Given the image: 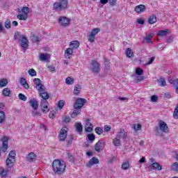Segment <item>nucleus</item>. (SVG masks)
<instances>
[{"label":"nucleus","mask_w":178,"mask_h":178,"mask_svg":"<svg viewBox=\"0 0 178 178\" xmlns=\"http://www.w3.org/2000/svg\"><path fill=\"white\" fill-rule=\"evenodd\" d=\"M15 162H16V152L15 150H11L6 161L7 169L2 167L0 168L1 177H8V175H9V169H12V168H13Z\"/></svg>","instance_id":"obj_1"},{"label":"nucleus","mask_w":178,"mask_h":178,"mask_svg":"<svg viewBox=\"0 0 178 178\" xmlns=\"http://www.w3.org/2000/svg\"><path fill=\"white\" fill-rule=\"evenodd\" d=\"M51 168L54 175H63L66 170V164L64 161L56 159L53 161Z\"/></svg>","instance_id":"obj_2"},{"label":"nucleus","mask_w":178,"mask_h":178,"mask_svg":"<svg viewBox=\"0 0 178 178\" xmlns=\"http://www.w3.org/2000/svg\"><path fill=\"white\" fill-rule=\"evenodd\" d=\"M67 0H59L54 3L53 8L56 12H61V10L67 9Z\"/></svg>","instance_id":"obj_3"},{"label":"nucleus","mask_w":178,"mask_h":178,"mask_svg":"<svg viewBox=\"0 0 178 178\" xmlns=\"http://www.w3.org/2000/svg\"><path fill=\"white\" fill-rule=\"evenodd\" d=\"M42 99L40 102V108L42 109V111L43 113H47V112H49V107H48V101L47 99H49V98H47V95L42 94V95H40Z\"/></svg>","instance_id":"obj_4"},{"label":"nucleus","mask_w":178,"mask_h":178,"mask_svg":"<svg viewBox=\"0 0 178 178\" xmlns=\"http://www.w3.org/2000/svg\"><path fill=\"white\" fill-rule=\"evenodd\" d=\"M159 130L163 133H169V127H168V124L162 120L159 121V127H156V131L158 133V136H161V132H159Z\"/></svg>","instance_id":"obj_5"},{"label":"nucleus","mask_w":178,"mask_h":178,"mask_svg":"<svg viewBox=\"0 0 178 178\" xmlns=\"http://www.w3.org/2000/svg\"><path fill=\"white\" fill-rule=\"evenodd\" d=\"M87 102V99L83 98H78L76 99L75 103L74 104V109H81L86 103Z\"/></svg>","instance_id":"obj_6"},{"label":"nucleus","mask_w":178,"mask_h":178,"mask_svg":"<svg viewBox=\"0 0 178 178\" xmlns=\"http://www.w3.org/2000/svg\"><path fill=\"white\" fill-rule=\"evenodd\" d=\"M1 141H2V146L0 148V156H1V152L2 151L3 152H6L8 151V141H9V138H8V136H4L1 138Z\"/></svg>","instance_id":"obj_7"},{"label":"nucleus","mask_w":178,"mask_h":178,"mask_svg":"<svg viewBox=\"0 0 178 178\" xmlns=\"http://www.w3.org/2000/svg\"><path fill=\"white\" fill-rule=\"evenodd\" d=\"M58 23L60 26H63V27H67V26L70 24V19L66 17L62 16L59 17Z\"/></svg>","instance_id":"obj_8"},{"label":"nucleus","mask_w":178,"mask_h":178,"mask_svg":"<svg viewBox=\"0 0 178 178\" xmlns=\"http://www.w3.org/2000/svg\"><path fill=\"white\" fill-rule=\"evenodd\" d=\"M104 148H105V141L104 140H99L95 145V151H96V152H101Z\"/></svg>","instance_id":"obj_9"},{"label":"nucleus","mask_w":178,"mask_h":178,"mask_svg":"<svg viewBox=\"0 0 178 178\" xmlns=\"http://www.w3.org/2000/svg\"><path fill=\"white\" fill-rule=\"evenodd\" d=\"M36 89L39 92V95H42V94H44L46 95L45 98H49V94L45 91V86L44 84L41 83L40 86H36Z\"/></svg>","instance_id":"obj_10"},{"label":"nucleus","mask_w":178,"mask_h":178,"mask_svg":"<svg viewBox=\"0 0 178 178\" xmlns=\"http://www.w3.org/2000/svg\"><path fill=\"white\" fill-rule=\"evenodd\" d=\"M91 70L93 73H96V74H98V73H99V64H98V62H97V60H95L92 61Z\"/></svg>","instance_id":"obj_11"},{"label":"nucleus","mask_w":178,"mask_h":178,"mask_svg":"<svg viewBox=\"0 0 178 178\" xmlns=\"http://www.w3.org/2000/svg\"><path fill=\"white\" fill-rule=\"evenodd\" d=\"M67 137V131L62 128L61 130L60 131L59 136H58L59 141H65Z\"/></svg>","instance_id":"obj_12"},{"label":"nucleus","mask_w":178,"mask_h":178,"mask_svg":"<svg viewBox=\"0 0 178 178\" xmlns=\"http://www.w3.org/2000/svg\"><path fill=\"white\" fill-rule=\"evenodd\" d=\"M20 41V45L22 48L24 49H26V48H29V40H27V38L26 36H22V39L19 40Z\"/></svg>","instance_id":"obj_13"},{"label":"nucleus","mask_w":178,"mask_h":178,"mask_svg":"<svg viewBox=\"0 0 178 178\" xmlns=\"http://www.w3.org/2000/svg\"><path fill=\"white\" fill-rule=\"evenodd\" d=\"M97 163H99V160L98 158L92 157V159L86 163V166H87V168H91L92 165H97Z\"/></svg>","instance_id":"obj_14"},{"label":"nucleus","mask_w":178,"mask_h":178,"mask_svg":"<svg viewBox=\"0 0 178 178\" xmlns=\"http://www.w3.org/2000/svg\"><path fill=\"white\" fill-rule=\"evenodd\" d=\"M146 9H147V7H145V5L140 4L135 7L134 10L136 13H143L145 12Z\"/></svg>","instance_id":"obj_15"},{"label":"nucleus","mask_w":178,"mask_h":178,"mask_svg":"<svg viewBox=\"0 0 178 178\" xmlns=\"http://www.w3.org/2000/svg\"><path fill=\"white\" fill-rule=\"evenodd\" d=\"M92 130V124L90 122V119H86V124L85 126V131L86 133H91V131Z\"/></svg>","instance_id":"obj_16"},{"label":"nucleus","mask_w":178,"mask_h":178,"mask_svg":"<svg viewBox=\"0 0 178 178\" xmlns=\"http://www.w3.org/2000/svg\"><path fill=\"white\" fill-rule=\"evenodd\" d=\"M151 170H162V166L159 163H153L149 165Z\"/></svg>","instance_id":"obj_17"},{"label":"nucleus","mask_w":178,"mask_h":178,"mask_svg":"<svg viewBox=\"0 0 178 178\" xmlns=\"http://www.w3.org/2000/svg\"><path fill=\"white\" fill-rule=\"evenodd\" d=\"M72 55H73V49L72 47L67 48L65 51V58L66 59H70V58H72Z\"/></svg>","instance_id":"obj_18"},{"label":"nucleus","mask_w":178,"mask_h":178,"mask_svg":"<svg viewBox=\"0 0 178 178\" xmlns=\"http://www.w3.org/2000/svg\"><path fill=\"white\" fill-rule=\"evenodd\" d=\"M29 104L34 111H37V109H38V102H37L35 99H31L29 101Z\"/></svg>","instance_id":"obj_19"},{"label":"nucleus","mask_w":178,"mask_h":178,"mask_svg":"<svg viewBox=\"0 0 178 178\" xmlns=\"http://www.w3.org/2000/svg\"><path fill=\"white\" fill-rule=\"evenodd\" d=\"M35 158H37V155L34 152H30L26 156V161L27 162H33Z\"/></svg>","instance_id":"obj_20"},{"label":"nucleus","mask_w":178,"mask_h":178,"mask_svg":"<svg viewBox=\"0 0 178 178\" xmlns=\"http://www.w3.org/2000/svg\"><path fill=\"white\" fill-rule=\"evenodd\" d=\"M116 136L118 138H120H120L124 139L126 137H127V132H126L124 129H120Z\"/></svg>","instance_id":"obj_21"},{"label":"nucleus","mask_w":178,"mask_h":178,"mask_svg":"<svg viewBox=\"0 0 178 178\" xmlns=\"http://www.w3.org/2000/svg\"><path fill=\"white\" fill-rule=\"evenodd\" d=\"M19 83L21 86H23L26 90H29L30 88V86H29V83H27V81H26V79L24 77H22L19 80Z\"/></svg>","instance_id":"obj_22"},{"label":"nucleus","mask_w":178,"mask_h":178,"mask_svg":"<svg viewBox=\"0 0 178 178\" xmlns=\"http://www.w3.org/2000/svg\"><path fill=\"white\" fill-rule=\"evenodd\" d=\"M80 46V43L77 40H74L70 43V47L72 49H77Z\"/></svg>","instance_id":"obj_23"},{"label":"nucleus","mask_w":178,"mask_h":178,"mask_svg":"<svg viewBox=\"0 0 178 178\" xmlns=\"http://www.w3.org/2000/svg\"><path fill=\"white\" fill-rule=\"evenodd\" d=\"M18 12L19 13H24V15L29 16V13H30V8L29 7H23L21 10L20 8L18 9Z\"/></svg>","instance_id":"obj_24"},{"label":"nucleus","mask_w":178,"mask_h":178,"mask_svg":"<svg viewBox=\"0 0 178 178\" xmlns=\"http://www.w3.org/2000/svg\"><path fill=\"white\" fill-rule=\"evenodd\" d=\"M76 126V130L77 133H79V134H81L83 133V125L80 122H76L75 123Z\"/></svg>","instance_id":"obj_25"},{"label":"nucleus","mask_w":178,"mask_h":178,"mask_svg":"<svg viewBox=\"0 0 178 178\" xmlns=\"http://www.w3.org/2000/svg\"><path fill=\"white\" fill-rule=\"evenodd\" d=\"M74 109L75 110L71 114V117L73 119H75V118H77V115H80V113L81 112V108H74Z\"/></svg>","instance_id":"obj_26"},{"label":"nucleus","mask_w":178,"mask_h":178,"mask_svg":"<svg viewBox=\"0 0 178 178\" xmlns=\"http://www.w3.org/2000/svg\"><path fill=\"white\" fill-rule=\"evenodd\" d=\"M149 24H155V22H156V16L155 15H151L148 20H147Z\"/></svg>","instance_id":"obj_27"},{"label":"nucleus","mask_w":178,"mask_h":178,"mask_svg":"<svg viewBox=\"0 0 178 178\" xmlns=\"http://www.w3.org/2000/svg\"><path fill=\"white\" fill-rule=\"evenodd\" d=\"M6 120V115L5 112L0 111V124H2Z\"/></svg>","instance_id":"obj_28"},{"label":"nucleus","mask_w":178,"mask_h":178,"mask_svg":"<svg viewBox=\"0 0 178 178\" xmlns=\"http://www.w3.org/2000/svg\"><path fill=\"white\" fill-rule=\"evenodd\" d=\"M168 34H169V31H168V30L159 31V32L157 33V35H159V37H165V36L168 35Z\"/></svg>","instance_id":"obj_29"},{"label":"nucleus","mask_w":178,"mask_h":178,"mask_svg":"<svg viewBox=\"0 0 178 178\" xmlns=\"http://www.w3.org/2000/svg\"><path fill=\"white\" fill-rule=\"evenodd\" d=\"M80 90H81V85H76L74 89V95H79V94H80Z\"/></svg>","instance_id":"obj_30"},{"label":"nucleus","mask_w":178,"mask_h":178,"mask_svg":"<svg viewBox=\"0 0 178 178\" xmlns=\"http://www.w3.org/2000/svg\"><path fill=\"white\" fill-rule=\"evenodd\" d=\"M65 83L66 84H68L70 86H72V84L74 83V79L68 76L66 79H65Z\"/></svg>","instance_id":"obj_31"},{"label":"nucleus","mask_w":178,"mask_h":178,"mask_svg":"<svg viewBox=\"0 0 178 178\" xmlns=\"http://www.w3.org/2000/svg\"><path fill=\"white\" fill-rule=\"evenodd\" d=\"M171 170H172V172H177V173H178V163L177 162H175L172 164Z\"/></svg>","instance_id":"obj_32"},{"label":"nucleus","mask_w":178,"mask_h":178,"mask_svg":"<svg viewBox=\"0 0 178 178\" xmlns=\"http://www.w3.org/2000/svg\"><path fill=\"white\" fill-rule=\"evenodd\" d=\"M40 60L42 62H45V60H48V54H41L40 55Z\"/></svg>","instance_id":"obj_33"},{"label":"nucleus","mask_w":178,"mask_h":178,"mask_svg":"<svg viewBox=\"0 0 178 178\" xmlns=\"http://www.w3.org/2000/svg\"><path fill=\"white\" fill-rule=\"evenodd\" d=\"M113 145L115 147H119L120 145V138H118L117 136L113 140Z\"/></svg>","instance_id":"obj_34"},{"label":"nucleus","mask_w":178,"mask_h":178,"mask_svg":"<svg viewBox=\"0 0 178 178\" xmlns=\"http://www.w3.org/2000/svg\"><path fill=\"white\" fill-rule=\"evenodd\" d=\"M17 19L19 20H27V18L29 17V15H23V14H19L17 15Z\"/></svg>","instance_id":"obj_35"},{"label":"nucleus","mask_w":178,"mask_h":178,"mask_svg":"<svg viewBox=\"0 0 178 178\" xmlns=\"http://www.w3.org/2000/svg\"><path fill=\"white\" fill-rule=\"evenodd\" d=\"M6 86H8V79H2L0 81V87H6Z\"/></svg>","instance_id":"obj_36"},{"label":"nucleus","mask_w":178,"mask_h":178,"mask_svg":"<svg viewBox=\"0 0 178 178\" xmlns=\"http://www.w3.org/2000/svg\"><path fill=\"white\" fill-rule=\"evenodd\" d=\"M10 95V90L9 88H6L3 90V95L4 97H9Z\"/></svg>","instance_id":"obj_37"},{"label":"nucleus","mask_w":178,"mask_h":178,"mask_svg":"<svg viewBox=\"0 0 178 178\" xmlns=\"http://www.w3.org/2000/svg\"><path fill=\"white\" fill-rule=\"evenodd\" d=\"M99 31H101V29L99 28H95L92 30L90 34L95 37V35H97V34H98Z\"/></svg>","instance_id":"obj_38"},{"label":"nucleus","mask_w":178,"mask_h":178,"mask_svg":"<svg viewBox=\"0 0 178 178\" xmlns=\"http://www.w3.org/2000/svg\"><path fill=\"white\" fill-rule=\"evenodd\" d=\"M125 52H126L127 56H128V58H131V56H133V51L131 50V48H127L125 50Z\"/></svg>","instance_id":"obj_39"},{"label":"nucleus","mask_w":178,"mask_h":178,"mask_svg":"<svg viewBox=\"0 0 178 178\" xmlns=\"http://www.w3.org/2000/svg\"><path fill=\"white\" fill-rule=\"evenodd\" d=\"M28 73L30 76H31V77H35V76H37V72L35 71L34 69H30L28 71Z\"/></svg>","instance_id":"obj_40"},{"label":"nucleus","mask_w":178,"mask_h":178,"mask_svg":"<svg viewBox=\"0 0 178 178\" xmlns=\"http://www.w3.org/2000/svg\"><path fill=\"white\" fill-rule=\"evenodd\" d=\"M130 168V163L129 162L123 163L122 165V169L123 170H127Z\"/></svg>","instance_id":"obj_41"},{"label":"nucleus","mask_w":178,"mask_h":178,"mask_svg":"<svg viewBox=\"0 0 178 178\" xmlns=\"http://www.w3.org/2000/svg\"><path fill=\"white\" fill-rule=\"evenodd\" d=\"M73 140H74V135H71L69 140H67V147H70V145H72Z\"/></svg>","instance_id":"obj_42"},{"label":"nucleus","mask_w":178,"mask_h":178,"mask_svg":"<svg viewBox=\"0 0 178 178\" xmlns=\"http://www.w3.org/2000/svg\"><path fill=\"white\" fill-rule=\"evenodd\" d=\"M73 140H74V135H71L69 140H67V147H70V145H72Z\"/></svg>","instance_id":"obj_43"},{"label":"nucleus","mask_w":178,"mask_h":178,"mask_svg":"<svg viewBox=\"0 0 178 178\" xmlns=\"http://www.w3.org/2000/svg\"><path fill=\"white\" fill-rule=\"evenodd\" d=\"M159 83L161 87H165V86H166V81H165L164 78H160Z\"/></svg>","instance_id":"obj_44"},{"label":"nucleus","mask_w":178,"mask_h":178,"mask_svg":"<svg viewBox=\"0 0 178 178\" xmlns=\"http://www.w3.org/2000/svg\"><path fill=\"white\" fill-rule=\"evenodd\" d=\"M144 74V70L140 67L136 68V74L138 76H142Z\"/></svg>","instance_id":"obj_45"},{"label":"nucleus","mask_w":178,"mask_h":178,"mask_svg":"<svg viewBox=\"0 0 178 178\" xmlns=\"http://www.w3.org/2000/svg\"><path fill=\"white\" fill-rule=\"evenodd\" d=\"M88 138L89 141H91V143H92L93 141L95 140V135H94L93 134H88Z\"/></svg>","instance_id":"obj_46"},{"label":"nucleus","mask_w":178,"mask_h":178,"mask_svg":"<svg viewBox=\"0 0 178 178\" xmlns=\"http://www.w3.org/2000/svg\"><path fill=\"white\" fill-rule=\"evenodd\" d=\"M95 133L98 134L99 136H101L104 133V130L101 127H96L95 129Z\"/></svg>","instance_id":"obj_47"},{"label":"nucleus","mask_w":178,"mask_h":178,"mask_svg":"<svg viewBox=\"0 0 178 178\" xmlns=\"http://www.w3.org/2000/svg\"><path fill=\"white\" fill-rule=\"evenodd\" d=\"M32 41L33 42H40V41H41V39L40 38V37L35 35H33L32 36Z\"/></svg>","instance_id":"obj_48"},{"label":"nucleus","mask_w":178,"mask_h":178,"mask_svg":"<svg viewBox=\"0 0 178 178\" xmlns=\"http://www.w3.org/2000/svg\"><path fill=\"white\" fill-rule=\"evenodd\" d=\"M18 98L20 99V101H27V97L22 93H19L18 95Z\"/></svg>","instance_id":"obj_49"},{"label":"nucleus","mask_w":178,"mask_h":178,"mask_svg":"<svg viewBox=\"0 0 178 178\" xmlns=\"http://www.w3.org/2000/svg\"><path fill=\"white\" fill-rule=\"evenodd\" d=\"M63 106H65V100H60L58 102V107L59 109H63Z\"/></svg>","instance_id":"obj_50"},{"label":"nucleus","mask_w":178,"mask_h":178,"mask_svg":"<svg viewBox=\"0 0 178 178\" xmlns=\"http://www.w3.org/2000/svg\"><path fill=\"white\" fill-rule=\"evenodd\" d=\"M22 37V32L20 31H16L14 35V40L16 41L18 38H20Z\"/></svg>","instance_id":"obj_51"},{"label":"nucleus","mask_w":178,"mask_h":178,"mask_svg":"<svg viewBox=\"0 0 178 178\" xmlns=\"http://www.w3.org/2000/svg\"><path fill=\"white\" fill-rule=\"evenodd\" d=\"M173 118H174V119H178V103H177V105L174 111Z\"/></svg>","instance_id":"obj_52"},{"label":"nucleus","mask_w":178,"mask_h":178,"mask_svg":"<svg viewBox=\"0 0 178 178\" xmlns=\"http://www.w3.org/2000/svg\"><path fill=\"white\" fill-rule=\"evenodd\" d=\"M33 83L34 84H35L36 87H38V86L41 85V79H38V78H35L33 79Z\"/></svg>","instance_id":"obj_53"},{"label":"nucleus","mask_w":178,"mask_h":178,"mask_svg":"<svg viewBox=\"0 0 178 178\" xmlns=\"http://www.w3.org/2000/svg\"><path fill=\"white\" fill-rule=\"evenodd\" d=\"M62 120L64 123H69L70 122V117L65 115L62 118Z\"/></svg>","instance_id":"obj_54"},{"label":"nucleus","mask_w":178,"mask_h":178,"mask_svg":"<svg viewBox=\"0 0 178 178\" xmlns=\"http://www.w3.org/2000/svg\"><path fill=\"white\" fill-rule=\"evenodd\" d=\"M104 65H105L106 69L107 70H109L111 63H109V60H108V59H106V58L104 59Z\"/></svg>","instance_id":"obj_55"},{"label":"nucleus","mask_w":178,"mask_h":178,"mask_svg":"<svg viewBox=\"0 0 178 178\" xmlns=\"http://www.w3.org/2000/svg\"><path fill=\"white\" fill-rule=\"evenodd\" d=\"M88 40L89 42H94L95 41V36L94 35H91V33L88 35Z\"/></svg>","instance_id":"obj_56"},{"label":"nucleus","mask_w":178,"mask_h":178,"mask_svg":"<svg viewBox=\"0 0 178 178\" xmlns=\"http://www.w3.org/2000/svg\"><path fill=\"white\" fill-rule=\"evenodd\" d=\"M4 26L6 27V29H10V21L9 19H6L5 23H4Z\"/></svg>","instance_id":"obj_57"},{"label":"nucleus","mask_w":178,"mask_h":178,"mask_svg":"<svg viewBox=\"0 0 178 178\" xmlns=\"http://www.w3.org/2000/svg\"><path fill=\"white\" fill-rule=\"evenodd\" d=\"M152 102H158V96L154 95L151 97Z\"/></svg>","instance_id":"obj_58"},{"label":"nucleus","mask_w":178,"mask_h":178,"mask_svg":"<svg viewBox=\"0 0 178 178\" xmlns=\"http://www.w3.org/2000/svg\"><path fill=\"white\" fill-rule=\"evenodd\" d=\"M118 0H108V3L110 6H115L116 5V1Z\"/></svg>","instance_id":"obj_59"},{"label":"nucleus","mask_w":178,"mask_h":178,"mask_svg":"<svg viewBox=\"0 0 178 178\" xmlns=\"http://www.w3.org/2000/svg\"><path fill=\"white\" fill-rule=\"evenodd\" d=\"M152 37H154V35L149 34V35L146 36L145 40L146 41H148V42H151V40H152Z\"/></svg>","instance_id":"obj_60"},{"label":"nucleus","mask_w":178,"mask_h":178,"mask_svg":"<svg viewBox=\"0 0 178 178\" xmlns=\"http://www.w3.org/2000/svg\"><path fill=\"white\" fill-rule=\"evenodd\" d=\"M134 130H136V131L141 130V124H138L137 125L134 124Z\"/></svg>","instance_id":"obj_61"},{"label":"nucleus","mask_w":178,"mask_h":178,"mask_svg":"<svg viewBox=\"0 0 178 178\" xmlns=\"http://www.w3.org/2000/svg\"><path fill=\"white\" fill-rule=\"evenodd\" d=\"M67 156H68V161L70 162H74V158H73V156L70 154H67Z\"/></svg>","instance_id":"obj_62"},{"label":"nucleus","mask_w":178,"mask_h":178,"mask_svg":"<svg viewBox=\"0 0 178 178\" xmlns=\"http://www.w3.org/2000/svg\"><path fill=\"white\" fill-rule=\"evenodd\" d=\"M111 129L112 128L111 127V126H108V125L104 126V131H106V133H108V131H111Z\"/></svg>","instance_id":"obj_63"},{"label":"nucleus","mask_w":178,"mask_h":178,"mask_svg":"<svg viewBox=\"0 0 178 178\" xmlns=\"http://www.w3.org/2000/svg\"><path fill=\"white\" fill-rule=\"evenodd\" d=\"M174 38H175L172 35L170 36L169 38L167 40V42L168 44H172V42H173V39Z\"/></svg>","instance_id":"obj_64"}]
</instances>
